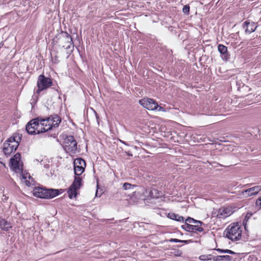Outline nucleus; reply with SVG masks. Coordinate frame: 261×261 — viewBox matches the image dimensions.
Instances as JSON below:
<instances>
[{
	"label": "nucleus",
	"instance_id": "f257e3e1",
	"mask_svg": "<svg viewBox=\"0 0 261 261\" xmlns=\"http://www.w3.org/2000/svg\"><path fill=\"white\" fill-rule=\"evenodd\" d=\"M61 122V118L57 115H51L45 119L38 117L29 121L25 129L29 134H38L58 127Z\"/></svg>",
	"mask_w": 261,
	"mask_h": 261
},
{
	"label": "nucleus",
	"instance_id": "f03ea898",
	"mask_svg": "<svg viewBox=\"0 0 261 261\" xmlns=\"http://www.w3.org/2000/svg\"><path fill=\"white\" fill-rule=\"evenodd\" d=\"M55 45L64 48L66 49L73 48V42L71 36L67 32L61 31L56 35L53 40Z\"/></svg>",
	"mask_w": 261,
	"mask_h": 261
},
{
	"label": "nucleus",
	"instance_id": "7ed1b4c3",
	"mask_svg": "<svg viewBox=\"0 0 261 261\" xmlns=\"http://www.w3.org/2000/svg\"><path fill=\"white\" fill-rule=\"evenodd\" d=\"M21 138L19 134H14L3 144V152L6 155H10L18 148Z\"/></svg>",
	"mask_w": 261,
	"mask_h": 261
},
{
	"label": "nucleus",
	"instance_id": "20e7f679",
	"mask_svg": "<svg viewBox=\"0 0 261 261\" xmlns=\"http://www.w3.org/2000/svg\"><path fill=\"white\" fill-rule=\"evenodd\" d=\"M226 236L232 241H238L241 239L242 227L239 222L233 223L228 225L225 230Z\"/></svg>",
	"mask_w": 261,
	"mask_h": 261
},
{
	"label": "nucleus",
	"instance_id": "39448f33",
	"mask_svg": "<svg viewBox=\"0 0 261 261\" xmlns=\"http://www.w3.org/2000/svg\"><path fill=\"white\" fill-rule=\"evenodd\" d=\"M33 192L35 197L44 199L53 198L59 194L58 190L46 189L40 187H35Z\"/></svg>",
	"mask_w": 261,
	"mask_h": 261
},
{
	"label": "nucleus",
	"instance_id": "423d86ee",
	"mask_svg": "<svg viewBox=\"0 0 261 261\" xmlns=\"http://www.w3.org/2000/svg\"><path fill=\"white\" fill-rule=\"evenodd\" d=\"M77 142L73 136H66L64 139L63 148L69 155H72L76 152Z\"/></svg>",
	"mask_w": 261,
	"mask_h": 261
},
{
	"label": "nucleus",
	"instance_id": "0eeeda50",
	"mask_svg": "<svg viewBox=\"0 0 261 261\" xmlns=\"http://www.w3.org/2000/svg\"><path fill=\"white\" fill-rule=\"evenodd\" d=\"M82 186V178L80 176H74V180L70 186L68 188L67 193L70 199L76 197L79 193L77 191Z\"/></svg>",
	"mask_w": 261,
	"mask_h": 261
},
{
	"label": "nucleus",
	"instance_id": "6e6552de",
	"mask_svg": "<svg viewBox=\"0 0 261 261\" xmlns=\"http://www.w3.org/2000/svg\"><path fill=\"white\" fill-rule=\"evenodd\" d=\"M52 85L53 81L51 79L46 77L44 74H40L38 76L37 82V94H39L41 91L47 89Z\"/></svg>",
	"mask_w": 261,
	"mask_h": 261
},
{
	"label": "nucleus",
	"instance_id": "1a4fd4ad",
	"mask_svg": "<svg viewBox=\"0 0 261 261\" xmlns=\"http://www.w3.org/2000/svg\"><path fill=\"white\" fill-rule=\"evenodd\" d=\"M9 166L10 168L16 173H21L22 171V163L21 162V154L16 153L10 160Z\"/></svg>",
	"mask_w": 261,
	"mask_h": 261
},
{
	"label": "nucleus",
	"instance_id": "9d476101",
	"mask_svg": "<svg viewBox=\"0 0 261 261\" xmlns=\"http://www.w3.org/2000/svg\"><path fill=\"white\" fill-rule=\"evenodd\" d=\"M73 163L75 176H80L85 171L86 167V162L82 158H77L74 160Z\"/></svg>",
	"mask_w": 261,
	"mask_h": 261
},
{
	"label": "nucleus",
	"instance_id": "9b49d317",
	"mask_svg": "<svg viewBox=\"0 0 261 261\" xmlns=\"http://www.w3.org/2000/svg\"><path fill=\"white\" fill-rule=\"evenodd\" d=\"M139 103L144 108L148 110H154L158 107L157 102L153 99L144 98L139 101Z\"/></svg>",
	"mask_w": 261,
	"mask_h": 261
},
{
	"label": "nucleus",
	"instance_id": "f8f14e48",
	"mask_svg": "<svg viewBox=\"0 0 261 261\" xmlns=\"http://www.w3.org/2000/svg\"><path fill=\"white\" fill-rule=\"evenodd\" d=\"M261 191V186H256L242 191L239 195L244 198H247L258 194Z\"/></svg>",
	"mask_w": 261,
	"mask_h": 261
},
{
	"label": "nucleus",
	"instance_id": "ddd939ff",
	"mask_svg": "<svg viewBox=\"0 0 261 261\" xmlns=\"http://www.w3.org/2000/svg\"><path fill=\"white\" fill-rule=\"evenodd\" d=\"M233 214L232 209L231 207H226L220 208L217 215L219 219H224Z\"/></svg>",
	"mask_w": 261,
	"mask_h": 261
},
{
	"label": "nucleus",
	"instance_id": "4468645a",
	"mask_svg": "<svg viewBox=\"0 0 261 261\" xmlns=\"http://www.w3.org/2000/svg\"><path fill=\"white\" fill-rule=\"evenodd\" d=\"M218 50L220 53L223 60L227 61L230 58V55L228 52L227 47L226 46L223 44H219L218 46Z\"/></svg>",
	"mask_w": 261,
	"mask_h": 261
},
{
	"label": "nucleus",
	"instance_id": "2eb2a0df",
	"mask_svg": "<svg viewBox=\"0 0 261 261\" xmlns=\"http://www.w3.org/2000/svg\"><path fill=\"white\" fill-rule=\"evenodd\" d=\"M243 28L247 33H251L255 31L257 28V25L253 22L246 21L243 23Z\"/></svg>",
	"mask_w": 261,
	"mask_h": 261
},
{
	"label": "nucleus",
	"instance_id": "dca6fc26",
	"mask_svg": "<svg viewBox=\"0 0 261 261\" xmlns=\"http://www.w3.org/2000/svg\"><path fill=\"white\" fill-rule=\"evenodd\" d=\"M11 228L12 226L10 222L0 217V229L1 230L7 231Z\"/></svg>",
	"mask_w": 261,
	"mask_h": 261
},
{
	"label": "nucleus",
	"instance_id": "f3484780",
	"mask_svg": "<svg viewBox=\"0 0 261 261\" xmlns=\"http://www.w3.org/2000/svg\"><path fill=\"white\" fill-rule=\"evenodd\" d=\"M168 218L176 220L177 221L179 222H183L184 221V218L182 216H179L177 214H176L175 213L170 212L167 215Z\"/></svg>",
	"mask_w": 261,
	"mask_h": 261
},
{
	"label": "nucleus",
	"instance_id": "a211bd4d",
	"mask_svg": "<svg viewBox=\"0 0 261 261\" xmlns=\"http://www.w3.org/2000/svg\"><path fill=\"white\" fill-rule=\"evenodd\" d=\"M202 224H198V225H192V229L191 232H202L203 231V228L201 227Z\"/></svg>",
	"mask_w": 261,
	"mask_h": 261
},
{
	"label": "nucleus",
	"instance_id": "6ab92c4d",
	"mask_svg": "<svg viewBox=\"0 0 261 261\" xmlns=\"http://www.w3.org/2000/svg\"><path fill=\"white\" fill-rule=\"evenodd\" d=\"M222 258H223V261H236L237 259V257H233L228 255H222Z\"/></svg>",
	"mask_w": 261,
	"mask_h": 261
},
{
	"label": "nucleus",
	"instance_id": "aec40b11",
	"mask_svg": "<svg viewBox=\"0 0 261 261\" xmlns=\"http://www.w3.org/2000/svg\"><path fill=\"white\" fill-rule=\"evenodd\" d=\"M251 215H252L251 214L247 213L243 220V225L246 230H247V223L248 220L249 219V218H250V217L251 216Z\"/></svg>",
	"mask_w": 261,
	"mask_h": 261
},
{
	"label": "nucleus",
	"instance_id": "412c9836",
	"mask_svg": "<svg viewBox=\"0 0 261 261\" xmlns=\"http://www.w3.org/2000/svg\"><path fill=\"white\" fill-rule=\"evenodd\" d=\"M136 187V185H132L128 182H125L123 185V188L124 190H129Z\"/></svg>",
	"mask_w": 261,
	"mask_h": 261
},
{
	"label": "nucleus",
	"instance_id": "4be33fe9",
	"mask_svg": "<svg viewBox=\"0 0 261 261\" xmlns=\"http://www.w3.org/2000/svg\"><path fill=\"white\" fill-rule=\"evenodd\" d=\"M181 227L187 231L191 232L192 226L191 224H187L185 222V224L181 226Z\"/></svg>",
	"mask_w": 261,
	"mask_h": 261
},
{
	"label": "nucleus",
	"instance_id": "5701e85b",
	"mask_svg": "<svg viewBox=\"0 0 261 261\" xmlns=\"http://www.w3.org/2000/svg\"><path fill=\"white\" fill-rule=\"evenodd\" d=\"M51 59L54 64H58L60 62L59 57L57 55L53 56V55L51 54Z\"/></svg>",
	"mask_w": 261,
	"mask_h": 261
},
{
	"label": "nucleus",
	"instance_id": "b1692460",
	"mask_svg": "<svg viewBox=\"0 0 261 261\" xmlns=\"http://www.w3.org/2000/svg\"><path fill=\"white\" fill-rule=\"evenodd\" d=\"M211 255H202L199 256V259L201 260H207L211 259Z\"/></svg>",
	"mask_w": 261,
	"mask_h": 261
},
{
	"label": "nucleus",
	"instance_id": "393cba45",
	"mask_svg": "<svg viewBox=\"0 0 261 261\" xmlns=\"http://www.w3.org/2000/svg\"><path fill=\"white\" fill-rule=\"evenodd\" d=\"M169 241L170 242H175V243H178V242H182L185 244L188 243L189 241L187 240H180L177 239H171Z\"/></svg>",
	"mask_w": 261,
	"mask_h": 261
},
{
	"label": "nucleus",
	"instance_id": "a878e982",
	"mask_svg": "<svg viewBox=\"0 0 261 261\" xmlns=\"http://www.w3.org/2000/svg\"><path fill=\"white\" fill-rule=\"evenodd\" d=\"M182 12L185 14H189L190 12V6L189 5H185L182 8Z\"/></svg>",
	"mask_w": 261,
	"mask_h": 261
},
{
	"label": "nucleus",
	"instance_id": "bb28decb",
	"mask_svg": "<svg viewBox=\"0 0 261 261\" xmlns=\"http://www.w3.org/2000/svg\"><path fill=\"white\" fill-rule=\"evenodd\" d=\"M185 222L187 224L189 223L192 224V223H194V219L193 218L189 217L185 220Z\"/></svg>",
	"mask_w": 261,
	"mask_h": 261
},
{
	"label": "nucleus",
	"instance_id": "cd10ccee",
	"mask_svg": "<svg viewBox=\"0 0 261 261\" xmlns=\"http://www.w3.org/2000/svg\"><path fill=\"white\" fill-rule=\"evenodd\" d=\"M255 204L256 206L259 207V208H261V196L257 199Z\"/></svg>",
	"mask_w": 261,
	"mask_h": 261
},
{
	"label": "nucleus",
	"instance_id": "c85d7f7f",
	"mask_svg": "<svg viewBox=\"0 0 261 261\" xmlns=\"http://www.w3.org/2000/svg\"><path fill=\"white\" fill-rule=\"evenodd\" d=\"M215 261H223V258H222V255H219L216 257V258H214Z\"/></svg>",
	"mask_w": 261,
	"mask_h": 261
},
{
	"label": "nucleus",
	"instance_id": "c756f323",
	"mask_svg": "<svg viewBox=\"0 0 261 261\" xmlns=\"http://www.w3.org/2000/svg\"><path fill=\"white\" fill-rule=\"evenodd\" d=\"M223 252H227V253H228L229 254H233L234 255H235L236 256H237L238 255L237 254H236L234 252H233L232 251L230 250H224Z\"/></svg>",
	"mask_w": 261,
	"mask_h": 261
},
{
	"label": "nucleus",
	"instance_id": "7c9ffc66",
	"mask_svg": "<svg viewBox=\"0 0 261 261\" xmlns=\"http://www.w3.org/2000/svg\"><path fill=\"white\" fill-rule=\"evenodd\" d=\"M198 224H202V222L199 221H197V220H196L194 219V223H192V225H198Z\"/></svg>",
	"mask_w": 261,
	"mask_h": 261
},
{
	"label": "nucleus",
	"instance_id": "2f4dec72",
	"mask_svg": "<svg viewBox=\"0 0 261 261\" xmlns=\"http://www.w3.org/2000/svg\"><path fill=\"white\" fill-rule=\"evenodd\" d=\"M25 182L26 185L28 186H30L32 185V183L30 181V180H25Z\"/></svg>",
	"mask_w": 261,
	"mask_h": 261
},
{
	"label": "nucleus",
	"instance_id": "473e14b6",
	"mask_svg": "<svg viewBox=\"0 0 261 261\" xmlns=\"http://www.w3.org/2000/svg\"><path fill=\"white\" fill-rule=\"evenodd\" d=\"M251 185V184H246V185H244L243 186V187H247V186H250Z\"/></svg>",
	"mask_w": 261,
	"mask_h": 261
},
{
	"label": "nucleus",
	"instance_id": "72a5a7b5",
	"mask_svg": "<svg viewBox=\"0 0 261 261\" xmlns=\"http://www.w3.org/2000/svg\"><path fill=\"white\" fill-rule=\"evenodd\" d=\"M23 178L24 179H26V178H27V177H24V176H23Z\"/></svg>",
	"mask_w": 261,
	"mask_h": 261
}]
</instances>
